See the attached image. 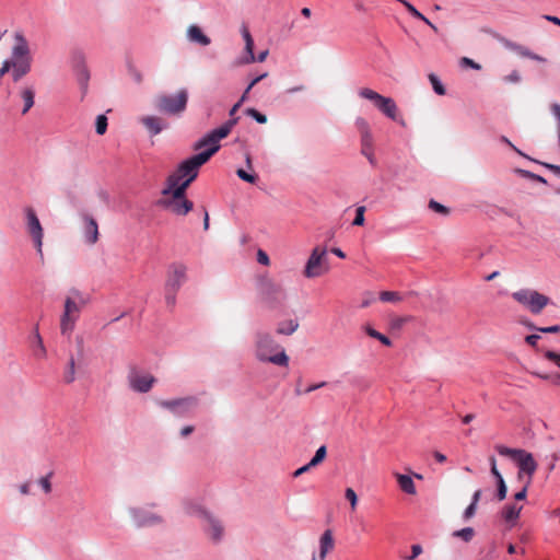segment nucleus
Instances as JSON below:
<instances>
[{
  "label": "nucleus",
  "mask_w": 560,
  "mask_h": 560,
  "mask_svg": "<svg viewBox=\"0 0 560 560\" xmlns=\"http://www.w3.org/2000/svg\"><path fill=\"white\" fill-rule=\"evenodd\" d=\"M238 118H232L221 127L215 128L205 135L194 144V150L200 151L197 154L183 161L176 172L184 178L179 189H187L197 178L199 168L207 163L210 158L220 150V141L229 136L232 128L236 125Z\"/></svg>",
  "instance_id": "obj_1"
},
{
  "label": "nucleus",
  "mask_w": 560,
  "mask_h": 560,
  "mask_svg": "<svg viewBox=\"0 0 560 560\" xmlns=\"http://www.w3.org/2000/svg\"><path fill=\"white\" fill-rule=\"evenodd\" d=\"M253 352L258 362L287 368L289 355L271 332L258 329L254 334Z\"/></svg>",
  "instance_id": "obj_2"
},
{
  "label": "nucleus",
  "mask_w": 560,
  "mask_h": 560,
  "mask_svg": "<svg viewBox=\"0 0 560 560\" xmlns=\"http://www.w3.org/2000/svg\"><path fill=\"white\" fill-rule=\"evenodd\" d=\"M88 303L83 295L77 291H71V295L65 300L63 313L60 318V332L70 337L74 330L75 323L80 317L82 307Z\"/></svg>",
  "instance_id": "obj_3"
},
{
  "label": "nucleus",
  "mask_w": 560,
  "mask_h": 560,
  "mask_svg": "<svg viewBox=\"0 0 560 560\" xmlns=\"http://www.w3.org/2000/svg\"><path fill=\"white\" fill-rule=\"evenodd\" d=\"M188 91L186 89L178 90L175 94H161L154 100L155 108L170 116L182 115L187 107Z\"/></svg>",
  "instance_id": "obj_4"
},
{
  "label": "nucleus",
  "mask_w": 560,
  "mask_h": 560,
  "mask_svg": "<svg viewBox=\"0 0 560 560\" xmlns=\"http://www.w3.org/2000/svg\"><path fill=\"white\" fill-rule=\"evenodd\" d=\"M497 452L502 455L512 458L518 465L520 472L518 478H522V474L527 475V485H530L533 476L537 469V463L533 455L524 450L510 448L504 445H497Z\"/></svg>",
  "instance_id": "obj_5"
},
{
  "label": "nucleus",
  "mask_w": 560,
  "mask_h": 560,
  "mask_svg": "<svg viewBox=\"0 0 560 560\" xmlns=\"http://www.w3.org/2000/svg\"><path fill=\"white\" fill-rule=\"evenodd\" d=\"M187 279V267L182 262H173L167 269L165 281V303L168 307L176 304V294Z\"/></svg>",
  "instance_id": "obj_6"
},
{
  "label": "nucleus",
  "mask_w": 560,
  "mask_h": 560,
  "mask_svg": "<svg viewBox=\"0 0 560 560\" xmlns=\"http://www.w3.org/2000/svg\"><path fill=\"white\" fill-rule=\"evenodd\" d=\"M329 268L327 247L316 245L306 260L303 276L307 279L318 278L327 273Z\"/></svg>",
  "instance_id": "obj_7"
},
{
  "label": "nucleus",
  "mask_w": 560,
  "mask_h": 560,
  "mask_svg": "<svg viewBox=\"0 0 560 560\" xmlns=\"http://www.w3.org/2000/svg\"><path fill=\"white\" fill-rule=\"evenodd\" d=\"M514 301L523 305L533 314H540L550 303V299L533 289H521L512 293Z\"/></svg>",
  "instance_id": "obj_8"
},
{
  "label": "nucleus",
  "mask_w": 560,
  "mask_h": 560,
  "mask_svg": "<svg viewBox=\"0 0 560 560\" xmlns=\"http://www.w3.org/2000/svg\"><path fill=\"white\" fill-rule=\"evenodd\" d=\"M24 215L26 233L31 237L33 245L36 249V253L43 259L44 229L42 226V223L35 210L31 207L24 209Z\"/></svg>",
  "instance_id": "obj_9"
},
{
  "label": "nucleus",
  "mask_w": 560,
  "mask_h": 560,
  "mask_svg": "<svg viewBox=\"0 0 560 560\" xmlns=\"http://www.w3.org/2000/svg\"><path fill=\"white\" fill-rule=\"evenodd\" d=\"M70 66L81 90L86 93L91 74L86 63V55L82 49L71 51Z\"/></svg>",
  "instance_id": "obj_10"
},
{
  "label": "nucleus",
  "mask_w": 560,
  "mask_h": 560,
  "mask_svg": "<svg viewBox=\"0 0 560 560\" xmlns=\"http://www.w3.org/2000/svg\"><path fill=\"white\" fill-rule=\"evenodd\" d=\"M158 405L176 417H187L198 407V399L195 396H186L160 400Z\"/></svg>",
  "instance_id": "obj_11"
},
{
  "label": "nucleus",
  "mask_w": 560,
  "mask_h": 560,
  "mask_svg": "<svg viewBox=\"0 0 560 560\" xmlns=\"http://www.w3.org/2000/svg\"><path fill=\"white\" fill-rule=\"evenodd\" d=\"M198 515L207 536L213 542L221 541L224 535L222 523L205 508H198Z\"/></svg>",
  "instance_id": "obj_12"
},
{
  "label": "nucleus",
  "mask_w": 560,
  "mask_h": 560,
  "mask_svg": "<svg viewBox=\"0 0 560 560\" xmlns=\"http://www.w3.org/2000/svg\"><path fill=\"white\" fill-rule=\"evenodd\" d=\"M178 190L180 189H176L175 196H166L163 200H161V203L176 215H186L189 211L192 210L194 203L185 197L186 189H182L179 192Z\"/></svg>",
  "instance_id": "obj_13"
},
{
  "label": "nucleus",
  "mask_w": 560,
  "mask_h": 560,
  "mask_svg": "<svg viewBox=\"0 0 560 560\" xmlns=\"http://www.w3.org/2000/svg\"><path fill=\"white\" fill-rule=\"evenodd\" d=\"M137 527L155 526L163 522V517L144 506H133L128 510Z\"/></svg>",
  "instance_id": "obj_14"
},
{
  "label": "nucleus",
  "mask_w": 560,
  "mask_h": 560,
  "mask_svg": "<svg viewBox=\"0 0 560 560\" xmlns=\"http://www.w3.org/2000/svg\"><path fill=\"white\" fill-rule=\"evenodd\" d=\"M77 357L70 355L67 365L63 371V381L67 384H71L77 378V362L82 361L84 357V340L83 337L77 336Z\"/></svg>",
  "instance_id": "obj_15"
},
{
  "label": "nucleus",
  "mask_w": 560,
  "mask_h": 560,
  "mask_svg": "<svg viewBox=\"0 0 560 560\" xmlns=\"http://www.w3.org/2000/svg\"><path fill=\"white\" fill-rule=\"evenodd\" d=\"M128 382L132 390L137 393H148L152 388L155 378L149 373L132 371L128 375Z\"/></svg>",
  "instance_id": "obj_16"
},
{
  "label": "nucleus",
  "mask_w": 560,
  "mask_h": 560,
  "mask_svg": "<svg viewBox=\"0 0 560 560\" xmlns=\"http://www.w3.org/2000/svg\"><path fill=\"white\" fill-rule=\"evenodd\" d=\"M355 126L361 133L362 153L368 158L369 162L374 165L375 159L372 151V136L370 133L369 124L364 118L358 117Z\"/></svg>",
  "instance_id": "obj_17"
},
{
  "label": "nucleus",
  "mask_w": 560,
  "mask_h": 560,
  "mask_svg": "<svg viewBox=\"0 0 560 560\" xmlns=\"http://www.w3.org/2000/svg\"><path fill=\"white\" fill-rule=\"evenodd\" d=\"M83 237L88 245H94L98 241L100 232L96 220L89 215L83 214Z\"/></svg>",
  "instance_id": "obj_18"
},
{
  "label": "nucleus",
  "mask_w": 560,
  "mask_h": 560,
  "mask_svg": "<svg viewBox=\"0 0 560 560\" xmlns=\"http://www.w3.org/2000/svg\"><path fill=\"white\" fill-rule=\"evenodd\" d=\"M335 549V538L331 529H326L319 537L317 560H326Z\"/></svg>",
  "instance_id": "obj_19"
},
{
  "label": "nucleus",
  "mask_w": 560,
  "mask_h": 560,
  "mask_svg": "<svg viewBox=\"0 0 560 560\" xmlns=\"http://www.w3.org/2000/svg\"><path fill=\"white\" fill-rule=\"evenodd\" d=\"M500 40H501V43L503 44V46L505 48L516 52L521 57L528 58V59H532V60H535V61H538V62H546L547 61V59L545 57H541V56H539L537 54L532 52L527 47H525L523 45L516 44V43L511 42V40H509L506 38H501Z\"/></svg>",
  "instance_id": "obj_20"
},
{
  "label": "nucleus",
  "mask_w": 560,
  "mask_h": 560,
  "mask_svg": "<svg viewBox=\"0 0 560 560\" xmlns=\"http://www.w3.org/2000/svg\"><path fill=\"white\" fill-rule=\"evenodd\" d=\"M242 37L245 42V56L241 59V63L248 65L256 61V56L254 55V39L247 28V26H242L241 28Z\"/></svg>",
  "instance_id": "obj_21"
},
{
  "label": "nucleus",
  "mask_w": 560,
  "mask_h": 560,
  "mask_svg": "<svg viewBox=\"0 0 560 560\" xmlns=\"http://www.w3.org/2000/svg\"><path fill=\"white\" fill-rule=\"evenodd\" d=\"M140 121L148 129L151 136H156L166 128L164 120L158 116H144Z\"/></svg>",
  "instance_id": "obj_22"
},
{
  "label": "nucleus",
  "mask_w": 560,
  "mask_h": 560,
  "mask_svg": "<svg viewBox=\"0 0 560 560\" xmlns=\"http://www.w3.org/2000/svg\"><path fill=\"white\" fill-rule=\"evenodd\" d=\"M187 39L190 43H195L200 46H208L211 43L210 38L202 32V30L195 24L187 28Z\"/></svg>",
  "instance_id": "obj_23"
},
{
  "label": "nucleus",
  "mask_w": 560,
  "mask_h": 560,
  "mask_svg": "<svg viewBox=\"0 0 560 560\" xmlns=\"http://www.w3.org/2000/svg\"><path fill=\"white\" fill-rule=\"evenodd\" d=\"M359 95L362 98L371 101L376 108L385 113V97L383 95L368 88L360 89Z\"/></svg>",
  "instance_id": "obj_24"
},
{
  "label": "nucleus",
  "mask_w": 560,
  "mask_h": 560,
  "mask_svg": "<svg viewBox=\"0 0 560 560\" xmlns=\"http://www.w3.org/2000/svg\"><path fill=\"white\" fill-rule=\"evenodd\" d=\"M394 477L402 492L409 495H416L417 489L411 476L394 472Z\"/></svg>",
  "instance_id": "obj_25"
},
{
  "label": "nucleus",
  "mask_w": 560,
  "mask_h": 560,
  "mask_svg": "<svg viewBox=\"0 0 560 560\" xmlns=\"http://www.w3.org/2000/svg\"><path fill=\"white\" fill-rule=\"evenodd\" d=\"M21 100L23 101L22 114L25 115L33 106L35 98V91L33 86H25L20 91Z\"/></svg>",
  "instance_id": "obj_26"
},
{
  "label": "nucleus",
  "mask_w": 560,
  "mask_h": 560,
  "mask_svg": "<svg viewBox=\"0 0 560 560\" xmlns=\"http://www.w3.org/2000/svg\"><path fill=\"white\" fill-rule=\"evenodd\" d=\"M184 178L179 176V174L175 171L167 178V186L163 189L162 194L164 197L168 195L175 196V191L177 188L182 187Z\"/></svg>",
  "instance_id": "obj_27"
},
{
  "label": "nucleus",
  "mask_w": 560,
  "mask_h": 560,
  "mask_svg": "<svg viewBox=\"0 0 560 560\" xmlns=\"http://www.w3.org/2000/svg\"><path fill=\"white\" fill-rule=\"evenodd\" d=\"M184 178L179 176V174L175 171L167 178V186L163 189L162 194L164 197L168 195L175 196V191L177 188L182 187Z\"/></svg>",
  "instance_id": "obj_28"
},
{
  "label": "nucleus",
  "mask_w": 560,
  "mask_h": 560,
  "mask_svg": "<svg viewBox=\"0 0 560 560\" xmlns=\"http://www.w3.org/2000/svg\"><path fill=\"white\" fill-rule=\"evenodd\" d=\"M523 506L516 503L508 504L502 510V516L506 522H514L518 518Z\"/></svg>",
  "instance_id": "obj_29"
},
{
  "label": "nucleus",
  "mask_w": 560,
  "mask_h": 560,
  "mask_svg": "<svg viewBox=\"0 0 560 560\" xmlns=\"http://www.w3.org/2000/svg\"><path fill=\"white\" fill-rule=\"evenodd\" d=\"M411 319L410 316H394L390 317L387 331L395 334L399 331L405 324H407Z\"/></svg>",
  "instance_id": "obj_30"
},
{
  "label": "nucleus",
  "mask_w": 560,
  "mask_h": 560,
  "mask_svg": "<svg viewBox=\"0 0 560 560\" xmlns=\"http://www.w3.org/2000/svg\"><path fill=\"white\" fill-rule=\"evenodd\" d=\"M298 327H299V324L296 320H293V319L285 320V322L279 323V325L277 327V332L279 335L290 336L296 331Z\"/></svg>",
  "instance_id": "obj_31"
},
{
  "label": "nucleus",
  "mask_w": 560,
  "mask_h": 560,
  "mask_svg": "<svg viewBox=\"0 0 560 560\" xmlns=\"http://www.w3.org/2000/svg\"><path fill=\"white\" fill-rule=\"evenodd\" d=\"M34 355L36 358L43 359L46 357V348L44 346L43 339L39 335V332L36 330L34 334Z\"/></svg>",
  "instance_id": "obj_32"
},
{
  "label": "nucleus",
  "mask_w": 560,
  "mask_h": 560,
  "mask_svg": "<svg viewBox=\"0 0 560 560\" xmlns=\"http://www.w3.org/2000/svg\"><path fill=\"white\" fill-rule=\"evenodd\" d=\"M54 476V472L52 471H49L47 475L40 477L38 480H37V483L38 486L40 487V489L44 491V493L46 494H49L52 490V485H51V478Z\"/></svg>",
  "instance_id": "obj_33"
},
{
  "label": "nucleus",
  "mask_w": 560,
  "mask_h": 560,
  "mask_svg": "<svg viewBox=\"0 0 560 560\" xmlns=\"http://www.w3.org/2000/svg\"><path fill=\"white\" fill-rule=\"evenodd\" d=\"M326 456H327V448L325 445H322L320 447L317 448V451L315 452V455L308 463L311 464V466L316 467L324 462Z\"/></svg>",
  "instance_id": "obj_34"
},
{
  "label": "nucleus",
  "mask_w": 560,
  "mask_h": 560,
  "mask_svg": "<svg viewBox=\"0 0 560 560\" xmlns=\"http://www.w3.org/2000/svg\"><path fill=\"white\" fill-rule=\"evenodd\" d=\"M198 508H203L199 502L194 500H188L184 502V510L188 515L196 516L199 518L198 515Z\"/></svg>",
  "instance_id": "obj_35"
},
{
  "label": "nucleus",
  "mask_w": 560,
  "mask_h": 560,
  "mask_svg": "<svg viewBox=\"0 0 560 560\" xmlns=\"http://www.w3.org/2000/svg\"><path fill=\"white\" fill-rule=\"evenodd\" d=\"M474 535H475V530L471 527H466V528H463L459 530H455L453 533L454 537L462 538L466 542L470 541L472 539Z\"/></svg>",
  "instance_id": "obj_36"
},
{
  "label": "nucleus",
  "mask_w": 560,
  "mask_h": 560,
  "mask_svg": "<svg viewBox=\"0 0 560 560\" xmlns=\"http://www.w3.org/2000/svg\"><path fill=\"white\" fill-rule=\"evenodd\" d=\"M387 117L399 121L402 126L405 125V121L398 116L396 104L390 98H387Z\"/></svg>",
  "instance_id": "obj_37"
},
{
  "label": "nucleus",
  "mask_w": 560,
  "mask_h": 560,
  "mask_svg": "<svg viewBox=\"0 0 560 560\" xmlns=\"http://www.w3.org/2000/svg\"><path fill=\"white\" fill-rule=\"evenodd\" d=\"M362 329L372 338L380 340L383 345H385V335L375 330L370 324H365L362 326Z\"/></svg>",
  "instance_id": "obj_38"
},
{
  "label": "nucleus",
  "mask_w": 560,
  "mask_h": 560,
  "mask_svg": "<svg viewBox=\"0 0 560 560\" xmlns=\"http://www.w3.org/2000/svg\"><path fill=\"white\" fill-rule=\"evenodd\" d=\"M107 130V117L105 115H98L95 121V131L97 135H104Z\"/></svg>",
  "instance_id": "obj_39"
},
{
  "label": "nucleus",
  "mask_w": 560,
  "mask_h": 560,
  "mask_svg": "<svg viewBox=\"0 0 560 560\" xmlns=\"http://www.w3.org/2000/svg\"><path fill=\"white\" fill-rule=\"evenodd\" d=\"M429 80H430L432 88L436 94H439V95L445 94V92H446L445 88L443 86V84L441 83V81L439 80V78L435 74H433V73L429 74Z\"/></svg>",
  "instance_id": "obj_40"
},
{
  "label": "nucleus",
  "mask_w": 560,
  "mask_h": 560,
  "mask_svg": "<svg viewBox=\"0 0 560 560\" xmlns=\"http://www.w3.org/2000/svg\"><path fill=\"white\" fill-rule=\"evenodd\" d=\"M527 327L530 329H535L537 331L544 332V334H559L560 332V325H553L548 327H536L533 323H528Z\"/></svg>",
  "instance_id": "obj_41"
},
{
  "label": "nucleus",
  "mask_w": 560,
  "mask_h": 560,
  "mask_svg": "<svg viewBox=\"0 0 560 560\" xmlns=\"http://www.w3.org/2000/svg\"><path fill=\"white\" fill-rule=\"evenodd\" d=\"M236 175L244 182L249 184H255L257 180V175L254 173H249L243 168H238L236 171Z\"/></svg>",
  "instance_id": "obj_42"
},
{
  "label": "nucleus",
  "mask_w": 560,
  "mask_h": 560,
  "mask_svg": "<svg viewBox=\"0 0 560 560\" xmlns=\"http://www.w3.org/2000/svg\"><path fill=\"white\" fill-rule=\"evenodd\" d=\"M497 486H498L497 498L499 501H502L505 499L506 492H508V487L505 485L504 479L499 478V480H497Z\"/></svg>",
  "instance_id": "obj_43"
},
{
  "label": "nucleus",
  "mask_w": 560,
  "mask_h": 560,
  "mask_svg": "<svg viewBox=\"0 0 560 560\" xmlns=\"http://www.w3.org/2000/svg\"><path fill=\"white\" fill-rule=\"evenodd\" d=\"M346 499L350 502L351 510L354 511L358 504V497L352 488H347L345 491Z\"/></svg>",
  "instance_id": "obj_44"
},
{
  "label": "nucleus",
  "mask_w": 560,
  "mask_h": 560,
  "mask_svg": "<svg viewBox=\"0 0 560 560\" xmlns=\"http://www.w3.org/2000/svg\"><path fill=\"white\" fill-rule=\"evenodd\" d=\"M246 115H248L252 118H254L258 124H265L267 121L266 115L259 113L255 108H247L246 109Z\"/></svg>",
  "instance_id": "obj_45"
},
{
  "label": "nucleus",
  "mask_w": 560,
  "mask_h": 560,
  "mask_svg": "<svg viewBox=\"0 0 560 560\" xmlns=\"http://www.w3.org/2000/svg\"><path fill=\"white\" fill-rule=\"evenodd\" d=\"M429 208L440 214L447 215L450 213L448 208L436 202L435 200H430Z\"/></svg>",
  "instance_id": "obj_46"
},
{
  "label": "nucleus",
  "mask_w": 560,
  "mask_h": 560,
  "mask_svg": "<svg viewBox=\"0 0 560 560\" xmlns=\"http://www.w3.org/2000/svg\"><path fill=\"white\" fill-rule=\"evenodd\" d=\"M364 212H365V207L364 206H360L357 208L355 210V218L352 222L353 225H358V226H361L364 224Z\"/></svg>",
  "instance_id": "obj_47"
},
{
  "label": "nucleus",
  "mask_w": 560,
  "mask_h": 560,
  "mask_svg": "<svg viewBox=\"0 0 560 560\" xmlns=\"http://www.w3.org/2000/svg\"><path fill=\"white\" fill-rule=\"evenodd\" d=\"M267 72L256 77L255 79L252 80V82L248 84V86L246 88L244 94L242 95L241 97V102H244L248 92L254 88V85H256L259 81H261L262 79H265L267 77Z\"/></svg>",
  "instance_id": "obj_48"
},
{
  "label": "nucleus",
  "mask_w": 560,
  "mask_h": 560,
  "mask_svg": "<svg viewBox=\"0 0 560 560\" xmlns=\"http://www.w3.org/2000/svg\"><path fill=\"white\" fill-rule=\"evenodd\" d=\"M518 173H521L524 177L529 178L532 180H536V182H539V183H542V184H547V180L542 176L534 174V173H532L529 171L518 170Z\"/></svg>",
  "instance_id": "obj_49"
},
{
  "label": "nucleus",
  "mask_w": 560,
  "mask_h": 560,
  "mask_svg": "<svg viewBox=\"0 0 560 560\" xmlns=\"http://www.w3.org/2000/svg\"><path fill=\"white\" fill-rule=\"evenodd\" d=\"M544 355L547 360L553 362L558 368H560V353L547 350Z\"/></svg>",
  "instance_id": "obj_50"
},
{
  "label": "nucleus",
  "mask_w": 560,
  "mask_h": 560,
  "mask_svg": "<svg viewBox=\"0 0 560 560\" xmlns=\"http://www.w3.org/2000/svg\"><path fill=\"white\" fill-rule=\"evenodd\" d=\"M257 261L264 266H268L270 264L269 256L262 249L257 252Z\"/></svg>",
  "instance_id": "obj_51"
},
{
  "label": "nucleus",
  "mask_w": 560,
  "mask_h": 560,
  "mask_svg": "<svg viewBox=\"0 0 560 560\" xmlns=\"http://www.w3.org/2000/svg\"><path fill=\"white\" fill-rule=\"evenodd\" d=\"M505 82L509 83H518L521 81V75L517 70H513L509 75L504 78Z\"/></svg>",
  "instance_id": "obj_52"
},
{
  "label": "nucleus",
  "mask_w": 560,
  "mask_h": 560,
  "mask_svg": "<svg viewBox=\"0 0 560 560\" xmlns=\"http://www.w3.org/2000/svg\"><path fill=\"white\" fill-rule=\"evenodd\" d=\"M490 464H491V474L492 476L499 480V478H503L499 469L497 468L495 458L492 456L490 457Z\"/></svg>",
  "instance_id": "obj_53"
},
{
  "label": "nucleus",
  "mask_w": 560,
  "mask_h": 560,
  "mask_svg": "<svg viewBox=\"0 0 560 560\" xmlns=\"http://www.w3.org/2000/svg\"><path fill=\"white\" fill-rule=\"evenodd\" d=\"M529 485H527V481L525 482L524 487L522 488V490H520L518 492H516L514 494V499L516 501H523L526 499V495H527V488H528Z\"/></svg>",
  "instance_id": "obj_54"
},
{
  "label": "nucleus",
  "mask_w": 560,
  "mask_h": 560,
  "mask_svg": "<svg viewBox=\"0 0 560 560\" xmlns=\"http://www.w3.org/2000/svg\"><path fill=\"white\" fill-rule=\"evenodd\" d=\"M536 375L542 380H550L553 384H560V374L549 375V374H540L536 373Z\"/></svg>",
  "instance_id": "obj_55"
},
{
  "label": "nucleus",
  "mask_w": 560,
  "mask_h": 560,
  "mask_svg": "<svg viewBox=\"0 0 560 560\" xmlns=\"http://www.w3.org/2000/svg\"><path fill=\"white\" fill-rule=\"evenodd\" d=\"M539 339V335H528L525 337V342L530 347H536Z\"/></svg>",
  "instance_id": "obj_56"
},
{
  "label": "nucleus",
  "mask_w": 560,
  "mask_h": 560,
  "mask_svg": "<svg viewBox=\"0 0 560 560\" xmlns=\"http://www.w3.org/2000/svg\"><path fill=\"white\" fill-rule=\"evenodd\" d=\"M476 510H477V505H475V504H471V503H470V504L466 508V510H465V512H464V517H465L466 520H468V518L472 517V516L475 515V513H476Z\"/></svg>",
  "instance_id": "obj_57"
},
{
  "label": "nucleus",
  "mask_w": 560,
  "mask_h": 560,
  "mask_svg": "<svg viewBox=\"0 0 560 560\" xmlns=\"http://www.w3.org/2000/svg\"><path fill=\"white\" fill-rule=\"evenodd\" d=\"M402 296L398 292L387 291V302H398Z\"/></svg>",
  "instance_id": "obj_58"
},
{
  "label": "nucleus",
  "mask_w": 560,
  "mask_h": 560,
  "mask_svg": "<svg viewBox=\"0 0 560 560\" xmlns=\"http://www.w3.org/2000/svg\"><path fill=\"white\" fill-rule=\"evenodd\" d=\"M313 466H311L310 463L305 464L304 466L298 468L294 472H293V476L294 477H299L301 475H303L304 472L308 471L310 469H312Z\"/></svg>",
  "instance_id": "obj_59"
},
{
  "label": "nucleus",
  "mask_w": 560,
  "mask_h": 560,
  "mask_svg": "<svg viewBox=\"0 0 560 560\" xmlns=\"http://www.w3.org/2000/svg\"><path fill=\"white\" fill-rule=\"evenodd\" d=\"M19 490H20L21 494H23V495L30 494L31 493V482L26 481V482L20 485Z\"/></svg>",
  "instance_id": "obj_60"
},
{
  "label": "nucleus",
  "mask_w": 560,
  "mask_h": 560,
  "mask_svg": "<svg viewBox=\"0 0 560 560\" xmlns=\"http://www.w3.org/2000/svg\"><path fill=\"white\" fill-rule=\"evenodd\" d=\"M542 165L550 170L553 174L557 176H560V165L549 164V163H542Z\"/></svg>",
  "instance_id": "obj_61"
},
{
  "label": "nucleus",
  "mask_w": 560,
  "mask_h": 560,
  "mask_svg": "<svg viewBox=\"0 0 560 560\" xmlns=\"http://www.w3.org/2000/svg\"><path fill=\"white\" fill-rule=\"evenodd\" d=\"M412 555L408 558V560H413L422 552V548L420 545H413L411 548Z\"/></svg>",
  "instance_id": "obj_62"
},
{
  "label": "nucleus",
  "mask_w": 560,
  "mask_h": 560,
  "mask_svg": "<svg viewBox=\"0 0 560 560\" xmlns=\"http://www.w3.org/2000/svg\"><path fill=\"white\" fill-rule=\"evenodd\" d=\"M194 430H195V428L192 425H186V427L182 428L180 436L187 438L189 434H191L194 432Z\"/></svg>",
  "instance_id": "obj_63"
},
{
  "label": "nucleus",
  "mask_w": 560,
  "mask_h": 560,
  "mask_svg": "<svg viewBox=\"0 0 560 560\" xmlns=\"http://www.w3.org/2000/svg\"><path fill=\"white\" fill-rule=\"evenodd\" d=\"M462 62L465 63V65L470 66L474 69H480V66L478 63H476L474 60H471V59H469L467 57H464L462 59Z\"/></svg>",
  "instance_id": "obj_64"
}]
</instances>
